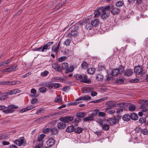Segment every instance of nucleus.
<instances>
[{"label": "nucleus", "mask_w": 148, "mask_h": 148, "mask_svg": "<svg viewBox=\"0 0 148 148\" xmlns=\"http://www.w3.org/2000/svg\"><path fill=\"white\" fill-rule=\"evenodd\" d=\"M53 43V41L47 42L39 47L35 48L34 50L35 51H41L42 52H46L47 49H49V47Z\"/></svg>", "instance_id": "nucleus-1"}, {"label": "nucleus", "mask_w": 148, "mask_h": 148, "mask_svg": "<svg viewBox=\"0 0 148 148\" xmlns=\"http://www.w3.org/2000/svg\"><path fill=\"white\" fill-rule=\"evenodd\" d=\"M75 76L76 79L81 82L89 83L91 82L90 80L88 79L87 76L85 74H77Z\"/></svg>", "instance_id": "nucleus-2"}, {"label": "nucleus", "mask_w": 148, "mask_h": 148, "mask_svg": "<svg viewBox=\"0 0 148 148\" xmlns=\"http://www.w3.org/2000/svg\"><path fill=\"white\" fill-rule=\"evenodd\" d=\"M73 30L69 32L66 35L67 37H71L72 36H77L79 34V27L77 26L73 27Z\"/></svg>", "instance_id": "nucleus-3"}, {"label": "nucleus", "mask_w": 148, "mask_h": 148, "mask_svg": "<svg viewBox=\"0 0 148 148\" xmlns=\"http://www.w3.org/2000/svg\"><path fill=\"white\" fill-rule=\"evenodd\" d=\"M110 8V6H108L102 9L101 14L102 18H106L109 17L110 14V12L109 10Z\"/></svg>", "instance_id": "nucleus-4"}, {"label": "nucleus", "mask_w": 148, "mask_h": 148, "mask_svg": "<svg viewBox=\"0 0 148 148\" xmlns=\"http://www.w3.org/2000/svg\"><path fill=\"white\" fill-rule=\"evenodd\" d=\"M6 107V109L3 110V111L4 113L8 114L12 113L14 111V109L18 108V106L13 104H11Z\"/></svg>", "instance_id": "nucleus-5"}, {"label": "nucleus", "mask_w": 148, "mask_h": 148, "mask_svg": "<svg viewBox=\"0 0 148 148\" xmlns=\"http://www.w3.org/2000/svg\"><path fill=\"white\" fill-rule=\"evenodd\" d=\"M91 99V97L89 95H85L83 97H81L76 99L75 102L72 103V104L75 106L77 105L79 103H81V102L79 101L83 100H90Z\"/></svg>", "instance_id": "nucleus-6"}, {"label": "nucleus", "mask_w": 148, "mask_h": 148, "mask_svg": "<svg viewBox=\"0 0 148 148\" xmlns=\"http://www.w3.org/2000/svg\"><path fill=\"white\" fill-rule=\"evenodd\" d=\"M14 143L16 145L19 146H25L26 144V141L23 137H21L19 138V140H15L14 141Z\"/></svg>", "instance_id": "nucleus-7"}, {"label": "nucleus", "mask_w": 148, "mask_h": 148, "mask_svg": "<svg viewBox=\"0 0 148 148\" xmlns=\"http://www.w3.org/2000/svg\"><path fill=\"white\" fill-rule=\"evenodd\" d=\"M106 105L108 106V107L105 109L106 111L107 110L111 109L114 107H117V106L115 101H110L106 102L105 103Z\"/></svg>", "instance_id": "nucleus-8"}, {"label": "nucleus", "mask_w": 148, "mask_h": 148, "mask_svg": "<svg viewBox=\"0 0 148 148\" xmlns=\"http://www.w3.org/2000/svg\"><path fill=\"white\" fill-rule=\"evenodd\" d=\"M73 116H65L61 117L59 119V120L65 123H68L70 121H72L73 119Z\"/></svg>", "instance_id": "nucleus-9"}, {"label": "nucleus", "mask_w": 148, "mask_h": 148, "mask_svg": "<svg viewBox=\"0 0 148 148\" xmlns=\"http://www.w3.org/2000/svg\"><path fill=\"white\" fill-rule=\"evenodd\" d=\"M134 72L137 75L141 74L143 71V67L142 66L138 65L136 66L134 69Z\"/></svg>", "instance_id": "nucleus-10"}, {"label": "nucleus", "mask_w": 148, "mask_h": 148, "mask_svg": "<svg viewBox=\"0 0 148 148\" xmlns=\"http://www.w3.org/2000/svg\"><path fill=\"white\" fill-rule=\"evenodd\" d=\"M91 25L93 27H99L100 26L101 23L98 19H95L91 22Z\"/></svg>", "instance_id": "nucleus-11"}, {"label": "nucleus", "mask_w": 148, "mask_h": 148, "mask_svg": "<svg viewBox=\"0 0 148 148\" xmlns=\"http://www.w3.org/2000/svg\"><path fill=\"white\" fill-rule=\"evenodd\" d=\"M19 92V90L17 89H14L12 90H10L6 92L5 93L8 95H12L16 94Z\"/></svg>", "instance_id": "nucleus-12"}, {"label": "nucleus", "mask_w": 148, "mask_h": 148, "mask_svg": "<svg viewBox=\"0 0 148 148\" xmlns=\"http://www.w3.org/2000/svg\"><path fill=\"white\" fill-rule=\"evenodd\" d=\"M133 73V71L131 69H125L124 71V75L126 76H131Z\"/></svg>", "instance_id": "nucleus-13"}, {"label": "nucleus", "mask_w": 148, "mask_h": 148, "mask_svg": "<svg viewBox=\"0 0 148 148\" xmlns=\"http://www.w3.org/2000/svg\"><path fill=\"white\" fill-rule=\"evenodd\" d=\"M52 66L53 69H54L55 70L59 72H61L62 70L60 67L57 63H53L52 64Z\"/></svg>", "instance_id": "nucleus-14"}, {"label": "nucleus", "mask_w": 148, "mask_h": 148, "mask_svg": "<svg viewBox=\"0 0 148 148\" xmlns=\"http://www.w3.org/2000/svg\"><path fill=\"white\" fill-rule=\"evenodd\" d=\"M55 143V140L53 138L48 139L46 142L47 145L49 147H51L53 146Z\"/></svg>", "instance_id": "nucleus-15"}, {"label": "nucleus", "mask_w": 148, "mask_h": 148, "mask_svg": "<svg viewBox=\"0 0 148 148\" xmlns=\"http://www.w3.org/2000/svg\"><path fill=\"white\" fill-rule=\"evenodd\" d=\"M21 83L20 82L18 81H6L4 82L3 84L5 85H9L19 84Z\"/></svg>", "instance_id": "nucleus-16"}, {"label": "nucleus", "mask_w": 148, "mask_h": 148, "mask_svg": "<svg viewBox=\"0 0 148 148\" xmlns=\"http://www.w3.org/2000/svg\"><path fill=\"white\" fill-rule=\"evenodd\" d=\"M57 127L59 129H64L66 127V124L62 121L60 122L58 124Z\"/></svg>", "instance_id": "nucleus-17"}, {"label": "nucleus", "mask_w": 148, "mask_h": 148, "mask_svg": "<svg viewBox=\"0 0 148 148\" xmlns=\"http://www.w3.org/2000/svg\"><path fill=\"white\" fill-rule=\"evenodd\" d=\"M60 42H59L57 45H54L52 48V51L55 52L56 54L58 53L60 47Z\"/></svg>", "instance_id": "nucleus-18"}, {"label": "nucleus", "mask_w": 148, "mask_h": 148, "mask_svg": "<svg viewBox=\"0 0 148 148\" xmlns=\"http://www.w3.org/2000/svg\"><path fill=\"white\" fill-rule=\"evenodd\" d=\"M17 67V66H11L8 68L5 69H4V71L5 72L12 71L14 70Z\"/></svg>", "instance_id": "nucleus-19"}, {"label": "nucleus", "mask_w": 148, "mask_h": 148, "mask_svg": "<svg viewBox=\"0 0 148 148\" xmlns=\"http://www.w3.org/2000/svg\"><path fill=\"white\" fill-rule=\"evenodd\" d=\"M40 85H42L49 88H51L53 87V83L50 82L44 83L42 85L40 84Z\"/></svg>", "instance_id": "nucleus-20"}, {"label": "nucleus", "mask_w": 148, "mask_h": 148, "mask_svg": "<svg viewBox=\"0 0 148 148\" xmlns=\"http://www.w3.org/2000/svg\"><path fill=\"white\" fill-rule=\"evenodd\" d=\"M62 79V78L61 77H55L51 79V81L53 82H59Z\"/></svg>", "instance_id": "nucleus-21"}, {"label": "nucleus", "mask_w": 148, "mask_h": 148, "mask_svg": "<svg viewBox=\"0 0 148 148\" xmlns=\"http://www.w3.org/2000/svg\"><path fill=\"white\" fill-rule=\"evenodd\" d=\"M119 74L118 69H116L113 70L112 71L111 75L112 76H116Z\"/></svg>", "instance_id": "nucleus-22"}, {"label": "nucleus", "mask_w": 148, "mask_h": 148, "mask_svg": "<svg viewBox=\"0 0 148 148\" xmlns=\"http://www.w3.org/2000/svg\"><path fill=\"white\" fill-rule=\"evenodd\" d=\"M74 69V67L73 66H70L69 67H68L67 69L66 70L65 73H69L72 72Z\"/></svg>", "instance_id": "nucleus-23"}, {"label": "nucleus", "mask_w": 148, "mask_h": 148, "mask_svg": "<svg viewBox=\"0 0 148 148\" xmlns=\"http://www.w3.org/2000/svg\"><path fill=\"white\" fill-rule=\"evenodd\" d=\"M130 119V116L128 114L124 115L122 117L123 119L125 121H128Z\"/></svg>", "instance_id": "nucleus-24"}, {"label": "nucleus", "mask_w": 148, "mask_h": 148, "mask_svg": "<svg viewBox=\"0 0 148 148\" xmlns=\"http://www.w3.org/2000/svg\"><path fill=\"white\" fill-rule=\"evenodd\" d=\"M130 117L132 120H137L138 118L137 114L134 113L131 114Z\"/></svg>", "instance_id": "nucleus-25"}, {"label": "nucleus", "mask_w": 148, "mask_h": 148, "mask_svg": "<svg viewBox=\"0 0 148 148\" xmlns=\"http://www.w3.org/2000/svg\"><path fill=\"white\" fill-rule=\"evenodd\" d=\"M94 118L90 114H89V115L88 117L84 119V121H92L94 120Z\"/></svg>", "instance_id": "nucleus-26"}, {"label": "nucleus", "mask_w": 148, "mask_h": 148, "mask_svg": "<svg viewBox=\"0 0 148 148\" xmlns=\"http://www.w3.org/2000/svg\"><path fill=\"white\" fill-rule=\"evenodd\" d=\"M74 130L73 126H70L67 128L66 131L68 133H70L73 132Z\"/></svg>", "instance_id": "nucleus-27"}, {"label": "nucleus", "mask_w": 148, "mask_h": 148, "mask_svg": "<svg viewBox=\"0 0 148 148\" xmlns=\"http://www.w3.org/2000/svg\"><path fill=\"white\" fill-rule=\"evenodd\" d=\"M71 42V40L70 39L67 38L64 41V44L66 46L69 45L70 43Z\"/></svg>", "instance_id": "nucleus-28"}, {"label": "nucleus", "mask_w": 148, "mask_h": 148, "mask_svg": "<svg viewBox=\"0 0 148 148\" xmlns=\"http://www.w3.org/2000/svg\"><path fill=\"white\" fill-rule=\"evenodd\" d=\"M50 116L47 115L45 116H42L40 117V118H38L36 119L35 121V122H37L38 121H41L45 119V118H49L50 117Z\"/></svg>", "instance_id": "nucleus-29"}, {"label": "nucleus", "mask_w": 148, "mask_h": 148, "mask_svg": "<svg viewBox=\"0 0 148 148\" xmlns=\"http://www.w3.org/2000/svg\"><path fill=\"white\" fill-rule=\"evenodd\" d=\"M99 110L97 109H96L92 111V112L90 114L94 118V117L96 116L98 113Z\"/></svg>", "instance_id": "nucleus-30"}, {"label": "nucleus", "mask_w": 148, "mask_h": 148, "mask_svg": "<svg viewBox=\"0 0 148 148\" xmlns=\"http://www.w3.org/2000/svg\"><path fill=\"white\" fill-rule=\"evenodd\" d=\"M83 129L79 127H77L74 130V131L77 134H79L81 133L83 131Z\"/></svg>", "instance_id": "nucleus-31"}, {"label": "nucleus", "mask_w": 148, "mask_h": 148, "mask_svg": "<svg viewBox=\"0 0 148 148\" xmlns=\"http://www.w3.org/2000/svg\"><path fill=\"white\" fill-rule=\"evenodd\" d=\"M109 121L111 124H114L116 123L117 120L115 118H111L110 119Z\"/></svg>", "instance_id": "nucleus-32"}, {"label": "nucleus", "mask_w": 148, "mask_h": 148, "mask_svg": "<svg viewBox=\"0 0 148 148\" xmlns=\"http://www.w3.org/2000/svg\"><path fill=\"white\" fill-rule=\"evenodd\" d=\"M95 69L94 68H88L87 70L88 73L89 74H94Z\"/></svg>", "instance_id": "nucleus-33"}, {"label": "nucleus", "mask_w": 148, "mask_h": 148, "mask_svg": "<svg viewBox=\"0 0 148 148\" xmlns=\"http://www.w3.org/2000/svg\"><path fill=\"white\" fill-rule=\"evenodd\" d=\"M106 99V98H101V99H99L96 100L95 101H91L90 102V103H99V102H101V101L105 100Z\"/></svg>", "instance_id": "nucleus-34"}, {"label": "nucleus", "mask_w": 148, "mask_h": 148, "mask_svg": "<svg viewBox=\"0 0 148 148\" xmlns=\"http://www.w3.org/2000/svg\"><path fill=\"white\" fill-rule=\"evenodd\" d=\"M103 78V76L101 74H98L96 75V79L97 81H101L102 80Z\"/></svg>", "instance_id": "nucleus-35"}, {"label": "nucleus", "mask_w": 148, "mask_h": 148, "mask_svg": "<svg viewBox=\"0 0 148 148\" xmlns=\"http://www.w3.org/2000/svg\"><path fill=\"white\" fill-rule=\"evenodd\" d=\"M136 108V106L133 104H130L129 107V110L130 111H134Z\"/></svg>", "instance_id": "nucleus-36"}, {"label": "nucleus", "mask_w": 148, "mask_h": 148, "mask_svg": "<svg viewBox=\"0 0 148 148\" xmlns=\"http://www.w3.org/2000/svg\"><path fill=\"white\" fill-rule=\"evenodd\" d=\"M68 64L66 62L63 63L62 64V69L65 70L67 69V68L68 67Z\"/></svg>", "instance_id": "nucleus-37"}, {"label": "nucleus", "mask_w": 148, "mask_h": 148, "mask_svg": "<svg viewBox=\"0 0 148 148\" xmlns=\"http://www.w3.org/2000/svg\"><path fill=\"white\" fill-rule=\"evenodd\" d=\"M103 130H109L110 128V126L109 125L107 124H105L102 127Z\"/></svg>", "instance_id": "nucleus-38"}, {"label": "nucleus", "mask_w": 148, "mask_h": 148, "mask_svg": "<svg viewBox=\"0 0 148 148\" xmlns=\"http://www.w3.org/2000/svg\"><path fill=\"white\" fill-rule=\"evenodd\" d=\"M11 62V60L10 59L3 62L4 66H7Z\"/></svg>", "instance_id": "nucleus-39"}, {"label": "nucleus", "mask_w": 148, "mask_h": 148, "mask_svg": "<svg viewBox=\"0 0 148 148\" xmlns=\"http://www.w3.org/2000/svg\"><path fill=\"white\" fill-rule=\"evenodd\" d=\"M94 16L95 18H99L100 15V12L98 10H96L94 12Z\"/></svg>", "instance_id": "nucleus-40"}, {"label": "nucleus", "mask_w": 148, "mask_h": 148, "mask_svg": "<svg viewBox=\"0 0 148 148\" xmlns=\"http://www.w3.org/2000/svg\"><path fill=\"white\" fill-rule=\"evenodd\" d=\"M45 135L44 134H42L40 135L38 137V141L40 142L45 137Z\"/></svg>", "instance_id": "nucleus-41"}, {"label": "nucleus", "mask_w": 148, "mask_h": 148, "mask_svg": "<svg viewBox=\"0 0 148 148\" xmlns=\"http://www.w3.org/2000/svg\"><path fill=\"white\" fill-rule=\"evenodd\" d=\"M85 113H79L76 114V116L78 117L82 118L85 116Z\"/></svg>", "instance_id": "nucleus-42"}, {"label": "nucleus", "mask_w": 148, "mask_h": 148, "mask_svg": "<svg viewBox=\"0 0 148 148\" xmlns=\"http://www.w3.org/2000/svg\"><path fill=\"white\" fill-rule=\"evenodd\" d=\"M62 99L60 96H57L54 100V101L56 102H59L61 101Z\"/></svg>", "instance_id": "nucleus-43"}, {"label": "nucleus", "mask_w": 148, "mask_h": 148, "mask_svg": "<svg viewBox=\"0 0 148 148\" xmlns=\"http://www.w3.org/2000/svg\"><path fill=\"white\" fill-rule=\"evenodd\" d=\"M118 69L119 72V74L122 73L124 70V67L122 66H120L119 68Z\"/></svg>", "instance_id": "nucleus-44"}, {"label": "nucleus", "mask_w": 148, "mask_h": 148, "mask_svg": "<svg viewBox=\"0 0 148 148\" xmlns=\"http://www.w3.org/2000/svg\"><path fill=\"white\" fill-rule=\"evenodd\" d=\"M49 74V73L48 71H45L41 73V75L42 77H45L47 76Z\"/></svg>", "instance_id": "nucleus-45"}, {"label": "nucleus", "mask_w": 148, "mask_h": 148, "mask_svg": "<svg viewBox=\"0 0 148 148\" xmlns=\"http://www.w3.org/2000/svg\"><path fill=\"white\" fill-rule=\"evenodd\" d=\"M43 141H42L40 143L37 145L34 148H42L43 145Z\"/></svg>", "instance_id": "nucleus-46"}, {"label": "nucleus", "mask_w": 148, "mask_h": 148, "mask_svg": "<svg viewBox=\"0 0 148 148\" xmlns=\"http://www.w3.org/2000/svg\"><path fill=\"white\" fill-rule=\"evenodd\" d=\"M46 88L44 87H41L39 89V92L42 93L46 92Z\"/></svg>", "instance_id": "nucleus-47"}, {"label": "nucleus", "mask_w": 148, "mask_h": 148, "mask_svg": "<svg viewBox=\"0 0 148 148\" xmlns=\"http://www.w3.org/2000/svg\"><path fill=\"white\" fill-rule=\"evenodd\" d=\"M91 24H87L85 26V29L88 30H90L92 28V27H93L92 26V25L91 26Z\"/></svg>", "instance_id": "nucleus-48"}, {"label": "nucleus", "mask_w": 148, "mask_h": 148, "mask_svg": "<svg viewBox=\"0 0 148 148\" xmlns=\"http://www.w3.org/2000/svg\"><path fill=\"white\" fill-rule=\"evenodd\" d=\"M119 12V10L116 8H113L111 11V12L114 14H117Z\"/></svg>", "instance_id": "nucleus-49"}, {"label": "nucleus", "mask_w": 148, "mask_h": 148, "mask_svg": "<svg viewBox=\"0 0 148 148\" xmlns=\"http://www.w3.org/2000/svg\"><path fill=\"white\" fill-rule=\"evenodd\" d=\"M58 131V129L56 128H53V129H51V133L53 134L56 133Z\"/></svg>", "instance_id": "nucleus-50"}, {"label": "nucleus", "mask_w": 148, "mask_h": 148, "mask_svg": "<svg viewBox=\"0 0 148 148\" xmlns=\"http://www.w3.org/2000/svg\"><path fill=\"white\" fill-rule=\"evenodd\" d=\"M88 66L87 63H86L85 62H83L81 65V66L84 69L86 68Z\"/></svg>", "instance_id": "nucleus-51"}, {"label": "nucleus", "mask_w": 148, "mask_h": 148, "mask_svg": "<svg viewBox=\"0 0 148 148\" xmlns=\"http://www.w3.org/2000/svg\"><path fill=\"white\" fill-rule=\"evenodd\" d=\"M35 106L34 105H30L28 106L26 108V109L27 110V111L30 110L32 109H33L35 107Z\"/></svg>", "instance_id": "nucleus-52"}, {"label": "nucleus", "mask_w": 148, "mask_h": 148, "mask_svg": "<svg viewBox=\"0 0 148 148\" xmlns=\"http://www.w3.org/2000/svg\"><path fill=\"white\" fill-rule=\"evenodd\" d=\"M51 129L49 128H47L43 130V132L44 133L47 134L49 132L51 133Z\"/></svg>", "instance_id": "nucleus-53"}, {"label": "nucleus", "mask_w": 148, "mask_h": 148, "mask_svg": "<svg viewBox=\"0 0 148 148\" xmlns=\"http://www.w3.org/2000/svg\"><path fill=\"white\" fill-rule=\"evenodd\" d=\"M106 114L104 112H99L98 113V115L99 116L103 117L105 116Z\"/></svg>", "instance_id": "nucleus-54"}, {"label": "nucleus", "mask_w": 148, "mask_h": 148, "mask_svg": "<svg viewBox=\"0 0 148 148\" xmlns=\"http://www.w3.org/2000/svg\"><path fill=\"white\" fill-rule=\"evenodd\" d=\"M38 99L37 98H34L32 99L31 101V103L32 104H35L38 101Z\"/></svg>", "instance_id": "nucleus-55"}, {"label": "nucleus", "mask_w": 148, "mask_h": 148, "mask_svg": "<svg viewBox=\"0 0 148 148\" xmlns=\"http://www.w3.org/2000/svg\"><path fill=\"white\" fill-rule=\"evenodd\" d=\"M96 122L99 124L100 127H102L103 125V121L102 120L100 119L97 121Z\"/></svg>", "instance_id": "nucleus-56"}, {"label": "nucleus", "mask_w": 148, "mask_h": 148, "mask_svg": "<svg viewBox=\"0 0 148 148\" xmlns=\"http://www.w3.org/2000/svg\"><path fill=\"white\" fill-rule=\"evenodd\" d=\"M141 132L144 135H147L148 133V130L146 129H144L141 131Z\"/></svg>", "instance_id": "nucleus-57"}, {"label": "nucleus", "mask_w": 148, "mask_h": 148, "mask_svg": "<svg viewBox=\"0 0 148 148\" xmlns=\"http://www.w3.org/2000/svg\"><path fill=\"white\" fill-rule=\"evenodd\" d=\"M53 87H54V88H57L60 87V84L58 83H53Z\"/></svg>", "instance_id": "nucleus-58"}, {"label": "nucleus", "mask_w": 148, "mask_h": 148, "mask_svg": "<svg viewBox=\"0 0 148 148\" xmlns=\"http://www.w3.org/2000/svg\"><path fill=\"white\" fill-rule=\"evenodd\" d=\"M116 5L117 6H121L123 5V3L121 1H119L117 2L116 3Z\"/></svg>", "instance_id": "nucleus-59"}, {"label": "nucleus", "mask_w": 148, "mask_h": 148, "mask_svg": "<svg viewBox=\"0 0 148 148\" xmlns=\"http://www.w3.org/2000/svg\"><path fill=\"white\" fill-rule=\"evenodd\" d=\"M66 58V57L65 56L61 57L59 58L58 61L60 62H62L65 60Z\"/></svg>", "instance_id": "nucleus-60"}, {"label": "nucleus", "mask_w": 148, "mask_h": 148, "mask_svg": "<svg viewBox=\"0 0 148 148\" xmlns=\"http://www.w3.org/2000/svg\"><path fill=\"white\" fill-rule=\"evenodd\" d=\"M116 104L118 106L117 107H123L125 106V104L124 102L116 103Z\"/></svg>", "instance_id": "nucleus-61"}, {"label": "nucleus", "mask_w": 148, "mask_h": 148, "mask_svg": "<svg viewBox=\"0 0 148 148\" xmlns=\"http://www.w3.org/2000/svg\"><path fill=\"white\" fill-rule=\"evenodd\" d=\"M112 76H113L111 74L110 75H108V76L106 77L108 81H109L112 79L113 78Z\"/></svg>", "instance_id": "nucleus-62"}, {"label": "nucleus", "mask_w": 148, "mask_h": 148, "mask_svg": "<svg viewBox=\"0 0 148 148\" xmlns=\"http://www.w3.org/2000/svg\"><path fill=\"white\" fill-rule=\"evenodd\" d=\"M139 122L141 123H144L145 122V119L143 118H140L139 120Z\"/></svg>", "instance_id": "nucleus-63"}, {"label": "nucleus", "mask_w": 148, "mask_h": 148, "mask_svg": "<svg viewBox=\"0 0 148 148\" xmlns=\"http://www.w3.org/2000/svg\"><path fill=\"white\" fill-rule=\"evenodd\" d=\"M116 82L119 84H122L124 82V80L122 79H119L116 81Z\"/></svg>", "instance_id": "nucleus-64"}]
</instances>
